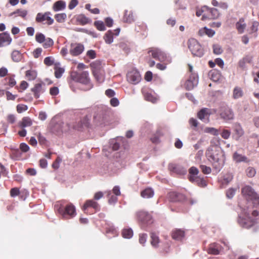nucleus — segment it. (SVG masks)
Here are the masks:
<instances>
[{
  "label": "nucleus",
  "instance_id": "obj_30",
  "mask_svg": "<svg viewBox=\"0 0 259 259\" xmlns=\"http://www.w3.org/2000/svg\"><path fill=\"white\" fill-rule=\"evenodd\" d=\"M154 192L153 190L150 188H148L141 192V196L144 198H150L154 196Z\"/></svg>",
  "mask_w": 259,
  "mask_h": 259
},
{
  "label": "nucleus",
  "instance_id": "obj_38",
  "mask_svg": "<svg viewBox=\"0 0 259 259\" xmlns=\"http://www.w3.org/2000/svg\"><path fill=\"white\" fill-rule=\"evenodd\" d=\"M243 94L242 90L238 87H235L233 90V98L237 99L242 97Z\"/></svg>",
  "mask_w": 259,
  "mask_h": 259
},
{
  "label": "nucleus",
  "instance_id": "obj_1",
  "mask_svg": "<svg viewBox=\"0 0 259 259\" xmlns=\"http://www.w3.org/2000/svg\"><path fill=\"white\" fill-rule=\"evenodd\" d=\"M206 155L209 161L212 163L215 172L220 171L225 161L224 154L221 148L218 146H211L207 149Z\"/></svg>",
  "mask_w": 259,
  "mask_h": 259
},
{
  "label": "nucleus",
  "instance_id": "obj_62",
  "mask_svg": "<svg viewBox=\"0 0 259 259\" xmlns=\"http://www.w3.org/2000/svg\"><path fill=\"white\" fill-rule=\"evenodd\" d=\"M169 169L173 172H179L181 168L178 166L176 164L173 163H170L168 165Z\"/></svg>",
  "mask_w": 259,
  "mask_h": 259
},
{
  "label": "nucleus",
  "instance_id": "obj_35",
  "mask_svg": "<svg viewBox=\"0 0 259 259\" xmlns=\"http://www.w3.org/2000/svg\"><path fill=\"white\" fill-rule=\"evenodd\" d=\"M151 244L153 247L157 248L159 243V239L158 235L155 233L152 232L150 235Z\"/></svg>",
  "mask_w": 259,
  "mask_h": 259
},
{
  "label": "nucleus",
  "instance_id": "obj_7",
  "mask_svg": "<svg viewBox=\"0 0 259 259\" xmlns=\"http://www.w3.org/2000/svg\"><path fill=\"white\" fill-rule=\"evenodd\" d=\"M148 53H151L152 57L160 62H166L167 63H170L172 61L171 57L159 49H150Z\"/></svg>",
  "mask_w": 259,
  "mask_h": 259
},
{
  "label": "nucleus",
  "instance_id": "obj_15",
  "mask_svg": "<svg viewBox=\"0 0 259 259\" xmlns=\"http://www.w3.org/2000/svg\"><path fill=\"white\" fill-rule=\"evenodd\" d=\"M234 132V137L236 140H238L244 134V131L240 123L235 122L233 125Z\"/></svg>",
  "mask_w": 259,
  "mask_h": 259
},
{
  "label": "nucleus",
  "instance_id": "obj_45",
  "mask_svg": "<svg viewBox=\"0 0 259 259\" xmlns=\"http://www.w3.org/2000/svg\"><path fill=\"white\" fill-rule=\"evenodd\" d=\"M193 182L196 183L199 186L201 187H205L207 186L206 182L204 179L198 177L194 179V181Z\"/></svg>",
  "mask_w": 259,
  "mask_h": 259
},
{
  "label": "nucleus",
  "instance_id": "obj_4",
  "mask_svg": "<svg viewBox=\"0 0 259 259\" xmlns=\"http://www.w3.org/2000/svg\"><path fill=\"white\" fill-rule=\"evenodd\" d=\"M55 208L64 219L72 218L76 214L75 207L72 203H69L65 207L62 205L60 206L56 205Z\"/></svg>",
  "mask_w": 259,
  "mask_h": 259
},
{
  "label": "nucleus",
  "instance_id": "obj_59",
  "mask_svg": "<svg viewBox=\"0 0 259 259\" xmlns=\"http://www.w3.org/2000/svg\"><path fill=\"white\" fill-rule=\"evenodd\" d=\"M246 174L248 177H253L256 174L255 169L252 167H249L246 169Z\"/></svg>",
  "mask_w": 259,
  "mask_h": 259
},
{
  "label": "nucleus",
  "instance_id": "obj_24",
  "mask_svg": "<svg viewBox=\"0 0 259 259\" xmlns=\"http://www.w3.org/2000/svg\"><path fill=\"white\" fill-rule=\"evenodd\" d=\"M233 176L231 173H227L223 176V179L220 181L222 187H226L233 180Z\"/></svg>",
  "mask_w": 259,
  "mask_h": 259
},
{
  "label": "nucleus",
  "instance_id": "obj_27",
  "mask_svg": "<svg viewBox=\"0 0 259 259\" xmlns=\"http://www.w3.org/2000/svg\"><path fill=\"white\" fill-rule=\"evenodd\" d=\"M66 8V3L63 1H58L55 2L53 7V10L58 12L64 10Z\"/></svg>",
  "mask_w": 259,
  "mask_h": 259
},
{
  "label": "nucleus",
  "instance_id": "obj_44",
  "mask_svg": "<svg viewBox=\"0 0 259 259\" xmlns=\"http://www.w3.org/2000/svg\"><path fill=\"white\" fill-rule=\"evenodd\" d=\"M26 76L29 80H32L36 78L37 73L34 70H27L26 72Z\"/></svg>",
  "mask_w": 259,
  "mask_h": 259
},
{
  "label": "nucleus",
  "instance_id": "obj_17",
  "mask_svg": "<svg viewBox=\"0 0 259 259\" xmlns=\"http://www.w3.org/2000/svg\"><path fill=\"white\" fill-rule=\"evenodd\" d=\"M169 198L171 201L181 202L185 199V196L177 192H171L169 193Z\"/></svg>",
  "mask_w": 259,
  "mask_h": 259
},
{
  "label": "nucleus",
  "instance_id": "obj_23",
  "mask_svg": "<svg viewBox=\"0 0 259 259\" xmlns=\"http://www.w3.org/2000/svg\"><path fill=\"white\" fill-rule=\"evenodd\" d=\"M90 66L92 69L93 73L103 71L102 61L100 60H96L92 62Z\"/></svg>",
  "mask_w": 259,
  "mask_h": 259
},
{
  "label": "nucleus",
  "instance_id": "obj_2",
  "mask_svg": "<svg viewBox=\"0 0 259 259\" xmlns=\"http://www.w3.org/2000/svg\"><path fill=\"white\" fill-rule=\"evenodd\" d=\"M240 207L241 212L239 214L238 222L240 226L248 229L252 226L255 223L259 222L258 219L256 218L258 215L257 210H254L251 211V215L254 218H251L250 216L251 210H249L248 206L246 208Z\"/></svg>",
  "mask_w": 259,
  "mask_h": 259
},
{
  "label": "nucleus",
  "instance_id": "obj_3",
  "mask_svg": "<svg viewBox=\"0 0 259 259\" xmlns=\"http://www.w3.org/2000/svg\"><path fill=\"white\" fill-rule=\"evenodd\" d=\"M70 77L72 80L86 85L84 89H81L82 90L89 91L93 87V84L90 82L89 74L88 71H83L80 73L76 71L72 72Z\"/></svg>",
  "mask_w": 259,
  "mask_h": 259
},
{
  "label": "nucleus",
  "instance_id": "obj_13",
  "mask_svg": "<svg viewBox=\"0 0 259 259\" xmlns=\"http://www.w3.org/2000/svg\"><path fill=\"white\" fill-rule=\"evenodd\" d=\"M84 46L79 43H72L69 50L70 54L73 56H77L81 54L84 50Z\"/></svg>",
  "mask_w": 259,
  "mask_h": 259
},
{
  "label": "nucleus",
  "instance_id": "obj_9",
  "mask_svg": "<svg viewBox=\"0 0 259 259\" xmlns=\"http://www.w3.org/2000/svg\"><path fill=\"white\" fill-rule=\"evenodd\" d=\"M137 218L142 225H149L153 223L151 215L145 211H139L137 212Z\"/></svg>",
  "mask_w": 259,
  "mask_h": 259
},
{
  "label": "nucleus",
  "instance_id": "obj_36",
  "mask_svg": "<svg viewBox=\"0 0 259 259\" xmlns=\"http://www.w3.org/2000/svg\"><path fill=\"white\" fill-rule=\"evenodd\" d=\"M123 21L125 22L129 23L133 22L134 21L133 12L131 11L128 12L127 10H125Z\"/></svg>",
  "mask_w": 259,
  "mask_h": 259
},
{
  "label": "nucleus",
  "instance_id": "obj_51",
  "mask_svg": "<svg viewBox=\"0 0 259 259\" xmlns=\"http://www.w3.org/2000/svg\"><path fill=\"white\" fill-rule=\"evenodd\" d=\"M209 75L211 79L214 81L218 80L220 76V74L215 70L210 71Z\"/></svg>",
  "mask_w": 259,
  "mask_h": 259
},
{
  "label": "nucleus",
  "instance_id": "obj_34",
  "mask_svg": "<svg viewBox=\"0 0 259 259\" xmlns=\"http://www.w3.org/2000/svg\"><path fill=\"white\" fill-rule=\"evenodd\" d=\"M28 14V11L26 10L17 9L15 11L11 13L10 16H12L15 15V16H20L23 19H25Z\"/></svg>",
  "mask_w": 259,
  "mask_h": 259
},
{
  "label": "nucleus",
  "instance_id": "obj_47",
  "mask_svg": "<svg viewBox=\"0 0 259 259\" xmlns=\"http://www.w3.org/2000/svg\"><path fill=\"white\" fill-rule=\"evenodd\" d=\"M110 147L114 151H116L119 149L120 147V144L117 141L116 139H112L110 142Z\"/></svg>",
  "mask_w": 259,
  "mask_h": 259
},
{
  "label": "nucleus",
  "instance_id": "obj_12",
  "mask_svg": "<svg viewBox=\"0 0 259 259\" xmlns=\"http://www.w3.org/2000/svg\"><path fill=\"white\" fill-rule=\"evenodd\" d=\"M14 77L15 75L9 74L7 77L1 80V84L5 89H10L16 84V81Z\"/></svg>",
  "mask_w": 259,
  "mask_h": 259
},
{
  "label": "nucleus",
  "instance_id": "obj_57",
  "mask_svg": "<svg viewBox=\"0 0 259 259\" xmlns=\"http://www.w3.org/2000/svg\"><path fill=\"white\" fill-rule=\"evenodd\" d=\"M65 70L63 68H55V75L57 78H60L63 73L64 72Z\"/></svg>",
  "mask_w": 259,
  "mask_h": 259
},
{
  "label": "nucleus",
  "instance_id": "obj_52",
  "mask_svg": "<svg viewBox=\"0 0 259 259\" xmlns=\"http://www.w3.org/2000/svg\"><path fill=\"white\" fill-rule=\"evenodd\" d=\"M53 40L51 38L48 37L46 38V40L44 41V43L43 44L42 46L44 48L47 49L53 46Z\"/></svg>",
  "mask_w": 259,
  "mask_h": 259
},
{
  "label": "nucleus",
  "instance_id": "obj_37",
  "mask_svg": "<svg viewBox=\"0 0 259 259\" xmlns=\"http://www.w3.org/2000/svg\"><path fill=\"white\" fill-rule=\"evenodd\" d=\"M11 57L13 61L15 62H19L21 61L22 58V55L19 51L15 50L12 52L11 54Z\"/></svg>",
  "mask_w": 259,
  "mask_h": 259
},
{
  "label": "nucleus",
  "instance_id": "obj_10",
  "mask_svg": "<svg viewBox=\"0 0 259 259\" xmlns=\"http://www.w3.org/2000/svg\"><path fill=\"white\" fill-rule=\"evenodd\" d=\"M127 80L129 82L136 84L141 80V74L137 70L133 69L128 72L127 74Z\"/></svg>",
  "mask_w": 259,
  "mask_h": 259
},
{
  "label": "nucleus",
  "instance_id": "obj_54",
  "mask_svg": "<svg viewBox=\"0 0 259 259\" xmlns=\"http://www.w3.org/2000/svg\"><path fill=\"white\" fill-rule=\"evenodd\" d=\"M145 99L148 101L151 102L152 103H155L157 101V99L151 93H147L144 95Z\"/></svg>",
  "mask_w": 259,
  "mask_h": 259
},
{
  "label": "nucleus",
  "instance_id": "obj_39",
  "mask_svg": "<svg viewBox=\"0 0 259 259\" xmlns=\"http://www.w3.org/2000/svg\"><path fill=\"white\" fill-rule=\"evenodd\" d=\"M122 236L126 239H130L133 236V231L131 228H125L122 230Z\"/></svg>",
  "mask_w": 259,
  "mask_h": 259
},
{
  "label": "nucleus",
  "instance_id": "obj_29",
  "mask_svg": "<svg viewBox=\"0 0 259 259\" xmlns=\"http://www.w3.org/2000/svg\"><path fill=\"white\" fill-rule=\"evenodd\" d=\"M114 33L113 30L107 31L104 36V39L107 44H111L113 41Z\"/></svg>",
  "mask_w": 259,
  "mask_h": 259
},
{
  "label": "nucleus",
  "instance_id": "obj_63",
  "mask_svg": "<svg viewBox=\"0 0 259 259\" xmlns=\"http://www.w3.org/2000/svg\"><path fill=\"white\" fill-rule=\"evenodd\" d=\"M147 238V234L144 233L140 235L139 236V242L142 245H144L146 243Z\"/></svg>",
  "mask_w": 259,
  "mask_h": 259
},
{
  "label": "nucleus",
  "instance_id": "obj_60",
  "mask_svg": "<svg viewBox=\"0 0 259 259\" xmlns=\"http://www.w3.org/2000/svg\"><path fill=\"white\" fill-rule=\"evenodd\" d=\"M200 168L202 172L204 174H209L211 171V168L205 165H200Z\"/></svg>",
  "mask_w": 259,
  "mask_h": 259
},
{
  "label": "nucleus",
  "instance_id": "obj_6",
  "mask_svg": "<svg viewBox=\"0 0 259 259\" xmlns=\"http://www.w3.org/2000/svg\"><path fill=\"white\" fill-rule=\"evenodd\" d=\"M188 48L194 56L202 57L204 54V51L199 42L195 38L189 39Z\"/></svg>",
  "mask_w": 259,
  "mask_h": 259
},
{
  "label": "nucleus",
  "instance_id": "obj_42",
  "mask_svg": "<svg viewBox=\"0 0 259 259\" xmlns=\"http://www.w3.org/2000/svg\"><path fill=\"white\" fill-rule=\"evenodd\" d=\"M209 13H210L211 15L210 16V18L212 19H217L219 15V12L217 9L216 8H210L209 9L208 8V9H207Z\"/></svg>",
  "mask_w": 259,
  "mask_h": 259
},
{
  "label": "nucleus",
  "instance_id": "obj_32",
  "mask_svg": "<svg viewBox=\"0 0 259 259\" xmlns=\"http://www.w3.org/2000/svg\"><path fill=\"white\" fill-rule=\"evenodd\" d=\"M189 172L190 174L189 179L191 182H193L196 176L198 174L199 170L196 167L192 166L189 168Z\"/></svg>",
  "mask_w": 259,
  "mask_h": 259
},
{
  "label": "nucleus",
  "instance_id": "obj_25",
  "mask_svg": "<svg viewBox=\"0 0 259 259\" xmlns=\"http://www.w3.org/2000/svg\"><path fill=\"white\" fill-rule=\"evenodd\" d=\"M209 109L207 108L201 109L197 114V116L201 120H203L204 122L208 121V119H205V117L208 118L209 116Z\"/></svg>",
  "mask_w": 259,
  "mask_h": 259
},
{
  "label": "nucleus",
  "instance_id": "obj_49",
  "mask_svg": "<svg viewBox=\"0 0 259 259\" xmlns=\"http://www.w3.org/2000/svg\"><path fill=\"white\" fill-rule=\"evenodd\" d=\"M220 135L224 139H228L231 135V132L229 130L225 129H220Z\"/></svg>",
  "mask_w": 259,
  "mask_h": 259
},
{
  "label": "nucleus",
  "instance_id": "obj_56",
  "mask_svg": "<svg viewBox=\"0 0 259 259\" xmlns=\"http://www.w3.org/2000/svg\"><path fill=\"white\" fill-rule=\"evenodd\" d=\"M259 26V23L257 21H253L252 22V25L250 27V33H256L258 31V27Z\"/></svg>",
  "mask_w": 259,
  "mask_h": 259
},
{
  "label": "nucleus",
  "instance_id": "obj_48",
  "mask_svg": "<svg viewBox=\"0 0 259 259\" xmlns=\"http://www.w3.org/2000/svg\"><path fill=\"white\" fill-rule=\"evenodd\" d=\"M94 74V76L95 78H96V80L101 83L103 82L104 81V77H103V71H100V72H94L93 73Z\"/></svg>",
  "mask_w": 259,
  "mask_h": 259
},
{
  "label": "nucleus",
  "instance_id": "obj_55",
  "mask_svg": "<svg viewBox=\"0 0 259 259\" xmlns=\"http://www.w3.org/2000/svg\"><path fill=\"white\" fill-rule=\"evenodd\" d=\"M213 52L215 55H220L223 52L222 47L218 44H214L212 46Z\"/></svg>",
  "mask_w": 259,
  "mask_h": 259
},
{
  "label": "nucleus",
  "instance_id": "obj_22",
  "mask_svg": "<svg viewBox=\"0 0 259 259\" xmlns=\"http://www.w3.org/2000/svg\"><path fill=\"white\" fill-rule=\"evenodd\" d=\"M89 207H92L96 210H98L100 207L99 204L93 200H88L86 201L82 207L83 210L85 212Z\"/></svg>",
  "mask_w": 259,
  "mask_h": 259
},
{
  "label": "nucleus",
  "instance_id": "obj_14",
  "mask_svg": "<svg viewBox=\"0 0 259 259\" xmlns=\"http://www.w3.org/2000/svg\"><path fill=\"white\" fill-rule=\"evenodd\" d=\"M46 91V84L44 82L36 83L31 89V91L34 93L35 98L39 97L40 94L44 93Z\"/></svg>",
  "mask_w": 259,
  "mask_h": 259
},
{
  "label": "nucleus",
  "instance_id": "obj_53",
  "mask_svg": "<svg viewBox=\"0 0 259 259\" xmlns=\"http://www.w3.org/2000/svg\"><path fill=\"white\" fill-rule=\"evenodd\" d=\"M48 13H45L44 14L38 13L36 17L35 20L37 22H42L46 20V15Z\"/></svg>",
  "mask_w": 259,
  "mask_h": 259
},
{
  "label": "nucleus",
  "instance_id": "obj_16",
  "mask_svg": "<svg viewBox=\"0 0 259 259\" xmlns=\"http://www.w3.org/2000/svg\"><path fill=\"white\" fill-rule=\"evenodd\" d=\"M109 113V110L106 107H105L103 109L102 113L101 114H97L96 115L94 116V119L100 124H102L106 119V117L107 116H108Z\"/></svg>",
  "mask_w": 259,
  "mask_h": 259
},
{
  "label": "nucleus",
  "instance_id": "obj_20",
  "mask_svg": "<svg viewBox=\"0 0 259 259\" xmlns=\"http://www.w3.org/2000/svg\"><path fill=\"white\" fill-rule=\"evenodd\" d=\"M12 40V39L9 33L5 32L1 33V47L9 45L11 43Z\"/></svg>",
  "mask_w": 259,
  "mask_h": 259
},
{
  "label": "nucleus",
  "instance_id": "obj_28",
  "mask_svg": "<svg viewBox=\"0 0 259 259\" xmlns=\"http://www.w3.org/2000/svg\"><path fill=\"white\" fill-rule=\"evenodd\" d=\"M76 20L82 25H84L92 22V20L86 17L84 14L79 15L76 18Z\"/></svg>",
  "mask_w": 259,
  "mask_h": 259
},
{
  "label": "nucleus",
  "instance_id": "obj_21",
  "mask_svg": "<svg viewBox=\"0 0 259 259\" xmlns=\"http://www.w3.org/2000/svg\"><path fill=\"white\" fill-rule=\"evenodd\" d=\"M235 26L239 34L243 33L246 27L244 19L243 18H240L238 21L236 23Z\"/></svg>",
  "mask_w": 259,
  "mask_h": 259
},
{
  "label": "nucleus",
  "instance_id": "obj_8",
  "mask_svg": "<svg viewBox=\"0 0 259 259\" xmlns=\"http://www.w3.org/2000/svg\"><path fill=\"white\" fill-rule=\"evenodd\" d=\"M219 113L221 118L225 121L232 120L234 117L233 110L227 105H222L220 107Z\"/></svg>",
  "mask_w": 259,
  "mask_h": 259
},
{
  "label": "nucleus",
  "instance_id": "obj_41",
  "mask_svg": "<svg viewBox=\"0 0 259 259\" xmlns=\"http://www.w3.org/2000/svg\"><path fill=\"white\" fill-rule=\"evenodd\" d=\"M204 131L206 133H209L213 136H217L220 135V130L216 129L214 127H205Z\"/></svg>",
  "mask_w": 259,
  "mask_h": 259
},
{
  "label": "nucleus",
  "instance_id": "obj_43",
  "mask_svg": "<svg viewBox=\"0 0 259 259\" xmlns=\"http://www.w3.org/2000/svg\"><path fill=\"white\" fill-rule=\"evenodd\" d=\"M67 18V15L65 13H59L55 15V18L56 21L59 23L64 22Z\"/></svg>",
  "mask_w": 259,
  "mask_h": 259
},
{
  "label": "nucleus",
  "instance_id": "obj_40",
  "mask_svg": "<svg viewBox=\"0 0 259 259\" xmlns=\"http://www.w3.org/2000/svg\"><path fill=\"white\" fill-rule=\"evenodd\" d=\"M106 193L107 196L109 197L108 199L109 204L110 205H114L118 200L117 196L112 195V192L111 191H109Z\"/></svg>",
  "mask_w": 259,
  "mask_h": 259
},
{
  "label": "nucleus",
  "instance_id": "obj_61",
  "mask_svg": "<svg viewBox=\"0 0 259 259\" xmlns=\"http://www.w3.org/2000/svg\"><path fill=\"white\" fill-rule=\"evenodd\" d=\"M28 107L26 105L18 104L17 106V111L18 113H21L27 110Z\"/></svg>",
  "mask_w": 259,
  "mask_h": 259
},
{
  "label": "nucleus",
  "instance_id": "obj_31",
  "mask_svg": "<svg viewBox=\"0 0 259 259\" xmlns=\"http://www.w3.org/2000/svg\"><path fill=\"white\" fill-rule=\"evenodd\" d=\"M32 124V121L29 117H24L19 125L22 128L30 126Z\"/></svg>",
  "mask_w": 259,
  "mask_h": 259
},
{
  "label": "nucleus",
  "instance_id": "obj_58",
  "mask_svg": "<svg viewBox=\"0 0 259 259\" xmlns=\"http://www.w3.org/2000/svg\"><path fill=\"white\" fill-rule=\"evenodd\" d=\"M114 165V163H111L108 166V169L107 172L109 173V175H112L116 173L117 170L119 169V167H117L115 168H113Z\"/></svg>",
  "mask_w": 259,
  "mask_h": 259
},
{
  "label": "nucleus",
  "instance_id": "obj_46",
  "mask_svg": "<svg viewBox=\"0 0 259 259\" xmlns=\"http://www.w3.org/2000/svg\"><path fill=\"white\" fill-rule=\"evenodd\" d=\"M94 25L99 31H105L106 30V27L104 22L101 20L95 21Z\"/></svg>",
  "mask_w": 259,
  "mask_h": 259
},
{
  "label": "nucleus",
  "instance_id": "obj_19",
  "mask_svg": "<svg viewBox=\"0 0 259 259\" xmlns=\"http://www.w3.org/2000/svg\"><path fill=\"white\" fill-rule=\"evenodd\" d=\"M171 236L176 240L181 241L185 237V232L180 229H176L172 231Z\"/></svg>",
  "mask_w": 259,
  "mask_h": 259
},
{
  "label": "nucleus",
  "instance_id": "obj_26",
  "mask_svg": "<svg viewBox=\"0 0 259 259\" xmlns=\"http://www.w3.org/2000/svg\"><path fill=\"white\" fill-rule=\"evenodd\" d=\"M233 158L234 161L237 163H240L241 162H248L249 161L246 156L240 154L237 152H235L233 156Z\"/></svg>",
  "mask_w": 259,
  "mask_h": 259
},
{
  "label": "nucleus",
  "instance_id": "obj_64",
  "mask_svg": "<svg viewBox=\"0 0 259 259\" xmlns=\"http://www.w3.org/2000/svg\"><path fill=\"white\" fill-rule=\"evenodd\" d=\"M44 63L46 65L50 66L54 63V61L52 57H47L44 59Z\"/></svg>",
  "mask_w": 259,
  "mask_h": 259
},
{
  "label": "nucleus",
  "instance_id": "obj_50",
  "mask_svg": "<svg viewBox=\"0 0 259 259\" xmlns=\"http://www.w3.org/2000/svg\"><path fill=\"white\" fill-rule=\"evenodd\" d=\"M35 40L39 44H41L44 42L46 40L45 35L40 32H37L35 35Z\"/></svg>",
  "mask_w": 259,
  "mask_h": 259
},
{
  "label": "nucleus",
  "instance_id": "obj_33",
  "mask_svg": "<svg viewBox=\"0 0 259 259\" xmlns=\"http://www.w3.org/2000/svg\"><path fill=\"white\" fill-rule=\"evenodd\" d=\"M214 34L215 31L211 29H208L206 27L200 29L199 31V34L201 36H202L204 34H206L209 37H212Z\"/></svg>",
  "mask_w": 259,
  "mask_h": 259
},
{
  "label": "nucleus",
  "instance_id": "obj_18",
  "mask_svg": "<svg viewBox=\"0 0 259 259\" xmlns=\"http://www.w3.org/2000/svg\"><path fill=\"white\" fill-rule=\"evenodd\" d=\"M223 247L217 243H213L210 244L208 249V253L213 255H218L220 253Z\"/></svg>",
  "mask_w": 259,
  "mask_h": 259
},
{
  "label": "nucleus",
  "instance_id": "obj_5",
  "mask_svg": "<svg viewBox=\"0 0 259 259\" xmlns=\"http://www.w3.org/2000/svg\"><path fill=\"white\" fill-rule=\"evenodd\" d=\"M241 192L248 201H252L253 206H256L259 204V196L251 187L249 186H244L242 188Z\"/></svg>",
  "mask_w": 259,
  "mask_h": 259
},
{
  "label": "nucleus",
  "instance_id": "obj_11",
  "mask_svg": "<svg viewBox=\"0 0 259 259\" xmlns=\"http://www.w3.org/2000/svg\"><path fill=\"white\" fill-rule=\"evenodd\" d=\"M198 77L197 75L192 74L186 80L185 83V87L187 90H192L198 85Z\"/></svg>",
  "mask_w": 259,
  "mask_h": 259
}]
</instances>
